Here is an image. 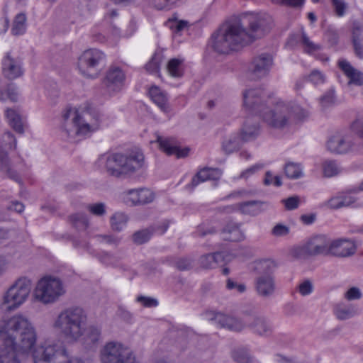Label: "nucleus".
Returning <instances> with one entry per match:
<instances>
[{"label":"nucleus","mask_w":363,"mask_h":363,"mask_svg":"<svg viewBox=\"0 0 363 363\" xmlns=\"http://www.w3.org/2000/svg\"><path fill=\"white\" fill-rule=\"evenodd\" d=\"M272 26L273 21L269 14L248 13L223 23L211 35L209 45L218 54L230 55L265 35Z\"/></svg>","instance_id":"obj_1"},{"label":"nucleus","mask_w":363,"mask_h":363,"mask_svg":"<svg viewBox=\"0 0 363 363\" xmlns=\"http://www.w3.org/2000/svg\"><path fill=\"white\" fill-rule=\"evenodd\" d=\"M1 333L0 363H23L18 353L28 355L37 340L31 323L23 315H14L4 323Z\"/></svg>","instance_id":"obj_2"},{"label":"nucleus","mask_w":363,"mask_h":363,"mask_svg":"<svg viewBox=\"0 0 363 363\" xmlns=\"http://www.w3.org/2000/svg\"><path fill=\"white\" fill-rule=\"evenodd\" d=\"M265 94L261 89L246 91L243 94L244 105L249 110L259 113L263 120L275 128L287 127L293 121L301 120L306 116L305 111L299 106L291 107L284 102H278L273 108L269 110L264 98Z\"/></svg>","instance_id":"obj_3"},{"label":"nucleus","mask_w":363,"mask_h":363,"mask_svg":"<svg viewBox=\"0 0 363 363\" xmlns=\"http://www.w3.org/2000/svg\"><path fill=\"white\" fill-rule=\"evenodd\" d=\"M88 317L79 306L62 310L57 316L53 326L69 342H77L85 333Z\"/></svg>","instance_id":"obj_4"},{"label":"nucleus","mask_w":363,"mask_h":363,"mask_svg":"<svg viewBox=\"0 0 363 363\" xmlns=\"http://www.w3.org/2000/svg\"><path fill=\"white\" fill-rule=\"evenodd\" d=\"M145 165V157L139 149L123 153H113L106 158L105 169L112 177L120 178L130 177Z\"/></svg>","instance_id":"obj_5"},{"label":"nucleus","mask_w":363,"mask_h":363,"mask_svg":"<svg viewBox=\"0 0 363 363\" xmlns=\"http://www.w3.org/2000/svg\"><path fill=\"white\" fill-rule=\"evenodd\" d=\"M99 118L100 113L94 106L88 103L84 104L73 118L74 130L65 128L67 137L74 139L75 136H86L98 128Z\"/></svg>","instance_id":"obj_6"},{"label":"nucleus","mask_w":363,"mask_h":363,"mask_svg":"<svg viewBox=\"0 0 363 363\" xmlns=\"http://www.w3.org/2000/svg\"><path fill=\"white\" fill-rule=\"evenodd\" d=\"M32 288V281L26 277L17 279L4 296L2 308L13 311L22 305L28 298Z\"/></svg>","instance_id":"obj_7"},{"label":"nucleus","mask_w":363,"mask_h":363,"mask_svg":"<svg viewBox=\"0 0 363 363\" xmlns=\"http://www.w3.org/2000/svg\"><path fill=\"white\" fill-rule=\"evenodd\" d=\"M65 294L62 281L50 276L40 279L34 291L35 298L45 304L57 301Z\"/></svg>","instance_id":"obj_8"},{"label":"nucleus","mask_w":363,"mask_h":363,"mask_svg":"<svg viewBox=\"0 0 363 363\" xmlns=\"http://www.w3.org/2000/svg\"><path fill=\"white\" fill-rule=\"evenodd\" d=\"M101 363H139L133 351L118 342H107L100 352Z\"/></svg>","instance_id":"obj_9"},{"label":"nucleus","mask_w":363,"mask_h":363,"mask_svg":"<svg viewBox=\"0 0 363 363\" xmlns=\"http://www.w3.org/2000/svg\"><path fill=\"white\" fill-rule=\"evenodd\" d=\"M106 55L100 50L89 49L79 57L78 69L87 78H96L100 72V67L105 62Z\"/></svg>","instance_id":"obj_10"},{"label":"nucleus","mask_w":363,"mask_h":363,"mask_svg":"<svg viewBox=\"0 0 363 363\" xmlns=\"http://www.w3.org/2000/svg\"><path fill=\"white\" fill-rule=\"evenodd\" d=\"M330 238L325 235H316L307 239L301 245L294 247L297 257L329 255Z\"/></svg>","instance_id":"obj_11"},{"label":"nucleus","mask_w":363,"mask_h":363,"mask_svg":"<svg viewBox=\"0 0 363 363\" xmlns=\"http://www.w3.org/2000/svg\"><path fill=\"white\" fill-rule=\"evenodd\" d=\"M33 363H64L67 350L57 345H40L33 350Z\"/></svg>","instance_id":"obj_12"},{"label":"nucleus","mask_w":363,"mask_h":363,"mask_svg":"<svg viewBox=\"0 0 363 363\" xmlns=\"http://www.w3.org/2000/svg\"><path fill=\"white\" fill-rule=\"evenodd\" d=\"M16 140L9 131L5 132L0 138V169L5 172L8 177L20 182L18 174L10 167V160L6 152L7 150L16 148Z\"/></svg>","instance_id":"obj_13"},{"label":"nucleus","mask_w":363,"mask_h":363,"mask_svg":"<svg viewBox=\"0 0 363 363\" xmlns=\"http://www.w3.org/2000/svg\"><path fill=\"white\" fill-rule=\"evenodd\" d=\"M328 150L335 154H346L354 147L352 136L340 132L332 135L326 143Z\"/></svg>","instance_id":"obj_14"},{"label":"nucleus","mask_w":363,"mask_h":363,"mask_svg":"<svg viewBox=\"0 0 363 363\" xmlns=\"http://www.w3.org/2000/svg\"><path fill=\"white\" fill-rule=\"evenodd\" d=\"M244 323L252 333L260 336H269L272 333L273 326L270 320L264 316L245 315Z\"/></svg>","instance_id":"obj_15"},{"label":"nucleus","mask_w":363,"mask_h":363,"mask_svg":"<svg viewBox=\"0 0 363 363\" xmlns=\"http://www.w3.org/2000/svg\"><path fill=\"white\" fill-rule=\"evenodd\" d=\"M125 75L118 67L111 66L103 79V85L109 93L120 91L124 84Z\"/></svg>","instance_id":"obj_16"},{"label":"nucleus","mask_w":363,"mask_h":363,"mask_svg":"<svg viewBox=\"0 0 363 363\" xmlns=\"http://www.w3.org/2000/svg\"><path fill=\"white\" fill-rule=\"evenodd\" d=\"M154 199V193L146 188L130 189L124 197L126 204L131 206L150 203L153 201Z\"/></svg>","instance_id":"obj_17"},{"label":"nucleus","mask_w":363,"mask_h":363,"mask_svg":"<svg viewBox=\"0 0 363 363\" xmlns=\"http://www.w3.org/2000/svg\"><path fill=\"white\" fill-rule=\"evenodd\" d=\"M2 72L9 79L21 77L23 73L21 60L18 57H13L10 52H7L2 60Z\"/></svg>","instance_id":"obj_18"},{"label":"nucleus","mask_w":363,"mask_h":363,"mask_svg":"<svg viewBox=\"0 0 363 363\" xmlns=\"http://www.w3.org/2000/svg\"><path fill=\"white\" fill-rule=\"evenodd\" d=\"M356 245L354 242L347 239H338L332 240L330 238L329 254L336 257H345L355 253Z\"/></svg>","instance_id":"obj_19"},{"label":"nucleus","mask_w":363,"mask_h":363,"mask_svg":"<svg viewBox=\"0 0 363 363\" xmlns=\"http://www.w3.org/2000/svg\"><path fill=\"white\" fill-rule=\"evenodd\" d=\"M157 142L159 144L160 148L167 155H175L177 157L182 158L186 157L190 151L189 147L181 149L178 145L177 140L174 138L157 136Z\"/></svg>","instance_id":"obj_20"},{"label":"nucleus","mask_w":363,"mask_h":363,"mask_svg":"<svg viewBox=\"0 0 363 363\" xmlns=\"http://www.w3.org/2000/svg\"><path fill=\"white\" fill-rule=\"evenodd\" d=\"M272 62V57L270 55L261 54L253 59L250 69L256 77L261 78L268 74Z\"/></svg>","instance_id":"obj_21"},{"label":"nucleus","mask_w":363,"mask_h":363,"mask_svg":"<svg viewBox=\"0 0 363 363\" xmlns=\"http://www.w3.org/2000/svg\"><path fill=\"white\" fill-rule=\"evenodd\" d=\"M211 320H214L221 328H225L232 331L240 332L245 328L244 317L242 319H238L221 313H216Z\"/></svg>","instance_id":"obj_22"},{"label":"nucleus","mask_w":363,"mask_h":363,"mask_svg":"<svg viewBox=\"0 0 363 363\" xmlns=\"http://www.w3.org/2000/svg\"><path fill=\"white\" fill-rule=\"evenodd\" d=\"M222 174L223 172L220 169L204 167L197 172L187 186L194 189L201 182L208 180L218 181Z\"/></svg>","instance_id":"obj_23"},{"label":"nucleus","mask_w":363,"mask_h":363,"mask_svg":"<svg viewBox=\"0 0 363 363\" xmlns=\"http://www.w3.org/2000/svg\"><path fill=\"white\" fill-rule=\"evenodd\" d=\"M255 288L257 294L262 297L272 296L275 291V282L270 274H261L255 281Z\"/></svg>","instance_id":"obj_24"},{"label":"nucleus","mask_w":363,"mask_h":363,"mask_svg":"<svg viewBox=\"0 0 363 363\" xmlns=\"http://www.w3.org/2000/svg\"><path fill=\"white\" fill-rule=\"evenodd\" d=\"M339 68L344 72L349 79L350 84L362 86L363 84V73L354 67L345 59H340L337 62Z\"/></svg>","instance_id":"obj_25"},{"label":"nucleus","mask_w":363,"mask_h":363,"mask_svg":"<svg viewBox=\"0 0 363 363\" xmlns=\"http://www.w3.org/2000/svg\"><path fill=\"white\" fill-rule=\"evenodd\" d=\"M149 94L152 101L162 112L167 113L170 111L168 99L164 91L157 86H152L149 90Z\"/></svg>","instance_id":"obj_26"},{"label":"nucleus","mask_w":363,"mask_h":363,"mask_svg":"<svg viewBox=\"0 0 363 363\" xmlns=\"http://www.w3.org/2000/svg\"><path fill=\"white\" fill-rule=\"evenodd\" d=\"M357 201V199L349 194L339 193L330 198L327 205L331 209H339L343 207H348Z\"/></svg>","instance_id":"obj_27"},{"label":"nucleus","mask_w":363,"mask_h":363,"mask_svg":"<svg viewBox=\"0 0 363 363\" xmlns=\"http://www.w3.org/2000/svg\"><path fill=\"white\" fill-rule=\"evenodd\" d=\"M258 133L259 125L257 121L252 117L247 118L241 129V139L243 141H248L255 138Z\"/></svg>","instance_id":"obj_28"},{"label":"nucleus","mask_w":363,"mask_h":363,"mask_svg":"<svg viewBox=\"0 0 363 363\" xmlns=\"http://www.w3.org/2000/svg\"><path fill=\"white\" fill-rule=\"evenodd\" d=\"M223 238L230 242H239L244 239V234L239 226L234 223L228 224L222 231Z\"/></svg>","instance_id":"obj_29"},{"label":"nucleus","mask_w":363,"mask_h":363,"mask_svg":"<svg viewBox=\"0 0 363 363\" xmlns=\"http://www.w3.org/2000/svg\"><path fill=\"white\" fill-rule=\"evenodd\" d=\"M223 255L221 252L208 253L202 255L199 259V263L202 268L213 269L217 264L223 261Z\"/></svg>","instance_id":"obj_30"},{"label":"nucleus","mask_w":363,"mask_h":363,"mask_svg":"<svg viewBox=\"0 0 363 363\" xmlns=\"http://www.w3.org/2000/svg\"><path fill=\"white\" fill-rule=\"evenodd\" d=\"M6 116L9 125L16 133L20 134L24 133L21 117L16 110L12 108L6 109Z\"/></svg>","instance_id":"obj_31"},{"label":"nucleus","mask_w":363,"mask_h":363,"mask_svg":"<svg viewBox=\"0 0 363 363\" xmlns=\"http://www.w3.org/2000/svg\"><path fill=\"white\" fill-rule=\"evenodd\" d=\"M358 309L352 305L337 304L335 308V314L337 319L343 320L349 319L357 314Z\"/></svg>","instance_id":"obj_32"},{"label":"nucleus","mask_w":363,"mask_h":363,"mask_svg":"<svg viewBox=\"0 0 363 363\" xmlns=\"http://www.w3.org/2000/svg\"><path fill=\"white\" fill-rule=\"evenodd\" d=\"M27 17L25 13L16 15L12 23L11 33L18 36L25 33L26 30Z\"/></svg>","instance_id":"obj_33"},{"label":"nucleus","mask_w":363,"mask_h":363,"mask_svg":"<svg viewBox=\"0 0 363 363\" xmlns=\"http://www.w3.org/2000/svg\"><path fill=\"white\" fill-rule=\"evenodd\" d=\"M241 145V139L236 135H231L225 138L222 143V149L225 154H231L239 150Z\"/></svg>","instance_id":"obj_34"},{"label":"nucleus","mask_w":363,"mask_h":363,"mask_svg":"<svg viewBox=\"0 0 363 363\" xmlns=\"http://www.w3.org/2000/svg\"><path fill=\"white\" fill-rule=\"evenodd\" d=\"M263 202L259 201H250L239 203V209L244 214L256 216L262 211Z\"/></svg>","instance_id":"obj_35"},{"label":"nucleus","mask_w":363,"mask_h":363,"mask_svg":"<svg viewBox=\"0 0 363 363\" xmlns=\"http://www.w3.org/2000/svg\"><path fill=\"white\" fill-rule=\"evenodd\" d=\"M69 221L78 230H84L89 225L86 215L83 213H76L70 215Z\"/></svg>","instance_id":"obj_36"},{"label":"nucleus","mask_w":363,"mask_h":363,"mask_svg":"<svg viewBox=\"0 0 363 363\" xmlns=\"http://www.w3.org/2000/svg\"><path fill=\"white\" fill-rule=\"evenodd\" d=\"M155 232V229L153 227L138 230L133 234V242L138 245H143L150 239Z\"/></svg>","instance_id":"obj_37"},{"label":"nucleus","mask_w":363,"mask_h":363,"mask_svg":"<svg viewBox=\"0 0 363 363\" xmlns=\"http://www.w3.org/2000/svg\"><path fill=\"white\" fill-rule=\"evenodd\" d=\"M284 173L288 178L291 179H297L303 176L301 164L292 162L286 163Z\"/></svg>","instance_id":"obj_38"},{"label":"nucleus","mask_w":363,"mask_h":363,"mask_svg":"<svg viewBox=\"0 0 363 363\" xmlns=\"http://www.w3.org/2000/svg\"><path fill=\"white\" fill-rule=\"evenodd\" d=\"M164 56L161 50L155 51L151 60L145 65L147 72L150 74H158L160 72V63Z\"/></svg>","instance_id":"obj_39"},{"label":"nucleus","mask_w":363,"mask_h":363,"mask_svg":"<svg viewBox=\"0 0 363 363\" xmlns=\"http://www.w3.org/2000/svg\"><path fill=\"white\" fill-rule=\"evenodd\" d=\"M0 99L5 101L9 99L12 102H16L18 99V92L16 86L10 83L5 90L0 88Z\"/></svg>","instance_id":"obj_40"},{"label":"nucleus","mask_w":363,"mask_h":363,"mask_svg":"<svg viewBox=\"0 0 363 363\" xmlns=\"http://www.w3.org/2000/svg\"><path fill=\"white\" fill-rule=\"evenodd\" d=\"M128 217L123 213H116L111 218V226L115 231H121L125 226Z\"/></svg>","instance_id":"obj_41"},{"label":"nucleus","mask_w":363,"mask_h":363,"mask_svg":"<svg viewBox=\"0 0 363 363\" xmlns=\"http://www.w3.org/2000/svg\"><path fill=\"white\" fill-rule=\"evenodd\" d=\"M335 93L333 89L328 90L319 99V103L323 111L333 106L335 104Z\"/></svg>","instance_id":"obj_42"},{"label":"nucleus","mask_w":363,"mask_h":363,"mask_svg":"<svg viewBox=\"0 0 363 363\" xmlns=\"http://www.w3.org/2000/svg\"><path fill=\"white\" fill-rule=\"evenodd\" d=\"M182 60L173 58L171 59L167 64V71L169 74L173 77H181L183 75V70L182 69Z\"/></svg>","instance_id":"obj_43"},{"label":"nucleus","mask_w":363,"mask_h":363,"mask_svg":"<svg viewBox=\"0 0 363 363\" xmlns=\"http://www.w3.org/2000/svg\"><path fill=\"white\" fill-rule=\"evenodd\" d=\"M78 113V110L67 108L62 114V118L65 123L63 125V131L67 134L65 128L74 130L73 118Z\"/></svg>","instance_id":"obj_44"},{"label":"nucleus","mask_w":363,"mask_h":363,"mask_svg":"<svg viewBox=\"0 0 363 363\" xmlns=\"http://www.w3.org/2000/svg\"><path fill=\"white\" fill-rule=\"evenodd\" d=\"M300 42L303 48L304 52L306 53L311 54L320 49V45L311 41L304 32L301 34Z\"/></svg>","instance_id":"obj_45"},{"label":"nucleus","mask_w":363,"mask_h":363,"mask_svg":"<svg viewBox=\"0 0 363 363\" xmlns=\"http://www.w3.org/2000/svg\"><path fill=\"white\" fill-rule=\"evenodd\" d=\"M233 358L237 363H251V358L245 348H238L233 352Z\"/></svg>","instance_id":"obj_46"},{"label":"nucleus","mask_w":363,"mask_h":363,"mask_svg":"<svg viewBox=\"0 0 363 363\" xmlns=\"http://www.w3.org/2000/svg\"><path fill=\"white\" fill-rule=\"evenodd\" d=\"M274 268V262L270 259L259 261L256 264L255 269L261 274H270Z\"/></svg>","instance_id":"obj_47"},{"label":"nucleus","mask_w":363,"mask_h":363,"mask_svg":"<svg viewBox=\"0 0 363 363\" xmlns=\"http://www.w3.org/2000/svg\"><path fill=\"white\" fill-rule=\"evenodd\" d=\"M86 208L91 214L97 217H101L106 213V206L104 203H89Z\"/></svg>","instance_id":"obj_48"},{"label":"nucleus","mask_w":363,"mask_h":363,"mask_svg":"<svg viewBox=\"0 0 363 363\" xmlns=\"http://www.w3.org/2000/svg\"><path fill=\"white\" fill-rule=\"evenodd\" d=\"M351 40L352 42L363 40V26L358 21H354L352 23L351 28Z\"/></svg>","instance_id":"obj_49"},{"label":"nucleus","mask_w":363,"mask_h":363,"mask_svg":"<svg viewBox=\"0 0 363 363\" xmlns=\"http://www.w3.org/2000/svg\"><path fill=\"white\" fill-rule=\"evenodd\" d=\"M323 173L325 177H330L339 173L337 164L334 161H326L323 164Z\"/></svg>","instance_id":"obj_50"},{"label":"nucleus","mask_w":363,"mask_h":363,"mask_svg":"<svg viewBox=\"0 0 363 363\" xmlns=\"http://www.w3.org/2000/svg\"><path fill=\"white\" fill-rule=\"evenodd\" d=\"M169 28L175 33H179L189 26V23L184 20L170 18L169 20Z\"/></svg>","instance_id":"obj_51"},{"label":"nucleus","mask_w":363,"mask_h":363,"mask_svg":"<svg viewBox=\"0 0 363 363\" xmlns=\"http://www.w3.org/2000/svg\"><path fill=\"white\" fill-rule=\"evenodd\" d=\"M297 290L303 296L311 294L313 291V285L312 281L309 279L303 281L297 286Z\"/></svg>","instance_id":"obj_52"},{"label":"nucleus","mask_w":363,"mask_h":363,"mask_svg":"<svg viewBox=\"0 0 363 363\" xmlns=\"http://www.w3.org/2000/svg\"><path fill=\"white\" fill-rule=\"evenodd\" d=\"M351 129L359 138L363 139V115L357 117L352 123Z\"/></svg>","instance_id":"obj_53"},{"label":"nucleus","mask_w":363,"mask_h":363,"mask_svg":"<svg viewBox=\"0 0 363 363\" xmlns=\"http://www.w3.org/2000/svg\"><path fill=\"white\" fill-rule=\"evenodd\" d=\"M174 265L180 271L189 270L192 268L193 262L190 258L182 257L175 261Z\"/></svg>","instance_id":"obj_54"},{"label":"nucleus","mask_w":363,"mask_h":363,"mask_svg":"<svg viewBox=\"0 0 363 363\" xmlns=\"http://www.w3.org/2000/svg\"><path fill=\"white\" fill-rule=\"evenodd\" d=\"M101 328L95 326L90 325L88 328L87 337L92 342H97L101 338Z\"/></svg>","instance_id":"obj_55"},{"label":"nucleus","mask_w":363,"mask_h":363,"mask_svg":"<svg viewBox=\"0 0 363 363\" xmlns=\"http://www.w3.org/2000/svg\"><path fill=\"white\" fill-rule=\"evenodd\" d=\"M331 1L336 15L339 17L343 16L347 7V4L343 0H331Z\"/></svg>","instance_id":"obj_56"},{"label":"nucleus","mask_w":363,"mask_h":363,"mask_svg":"<svg viewBox=\"0 0 363 363\" xmlns=\"http://www.w3.org/2000/svg\"><path fill=\"white\" fill-rule=\"evenodd\" d=\"M264 164L262 163L256 164L255 165H252V167L246 169L245 170L242 171L241 174L239 176L240 179H247L250 176L255 174L258 171L263 169Z\"/></svg>","instance_id":"obj_57"},{"label":"nucleus","mask_w":363,"mask_h":363,"mask_svg":"<svg viewBox=\"0 0 363 363\" xmlns=\"http://www.w3.org/2000/svg\"><path fill=\"white\" fill-rule=\"evenodd\" d=\"M216 232L213 227H206L202 224L196 228V230L194 232L195 237L203 238L209 234H213Z\"/></svg>","instance_id":"obj_58"},{"label":"nucleus","mask_w":363,"mask_h":363,"mask_svg":"<svg viewBox=\"0 0 363 363\" xmlns=\"http://www.w3.org/2000/svg\"><path fill=\"white\" fill-rule=\"evenodd\" d=\"M284 203L285 208L288 211L296 209L300 204L298 196H291L281 201Z\"/></svg>","instance_id":"obj_59"},{"label":"nucleus","mask_w":363,"mask_h":363,"mask_svg":"<svg viewBox=\"0 0 363 363\" xmlns=\"http://www.w3.org/2000/svg\"><path fill=\"white\" fill-rule=\"evenodd\" d=\"M289 228L283 224H277L272 230V234L276 237L286 236L289 233Z\"/></svg>","instance_id":"obj_60"},{"label":"nucleus","mask_w":363,"mask_h":363,"mask_svg":"<svg viewBox=\"0 0 363 363\" xmlns=\"http://www.w3.org/2000/svg\"><path fill=\"white\" fill-rule=\"evenodd\" d=\"M137 301L140 303L144 307L147 308L156 307L158 305L157 299L143 296H138Z\"/></svg>","instance_id":"obj_61"},{"label":"nucleus","mask_w":363,"mask_h":363,"mask_svg":"<svg viewBox=\"0 0 363 363\" xmlns=\"http://www.w3.org/2000/svg\"><path fill=\"white\" fill-rule=\"evenodd\" d=\"M308 80L314 84H323L325 81V76L320 71L313 70L308 75Z\"/></svg>","instance_id":"obj_62"},{"label":"nucleus","mask_w":363,"mask_h":363,"mask_svg":"<svg viewBox=\"0 0 363 363\" xmlns=\"http://www.w3.org/2000/svg\"><path fill=\"white\" fill-rule=\"evenodd\" d=\"M99 260L106 265L115 264L118 262V259L115 255L108 252H103L99 257Z\"/></svg>","instance_id":"obj_63"},{"label":"nucleus","mask_w":363,"mask_h":363,"mask_svg":"<svg viewBox=\"0 0 363 363\" xmlns=\"http://www.w3.org/2000/svg\"><path fill=\"white\" fill-rule=\"evenodd\" d=\"M362 295L359 288L352 287L345 294V298L348 301L357 300L361 298Z\"/></svg>","instance_id":"obj_64"}]
</instances>
